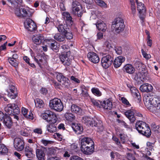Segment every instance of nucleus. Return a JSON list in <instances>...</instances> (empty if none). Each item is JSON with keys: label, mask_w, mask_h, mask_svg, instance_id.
<instances>
[{"label": "nucleus", "mask_w": 160, "mask_h": 160, "mask_svg": "<svg viewBox=\"0 0 160 160\" xmlns=\"http://www.w3.org/2000/svg\"><path fill=\"white\" fill-rule=\"evenodd\" d=\"M145 106L152 112L160 110V98L153 96H147L144 99Z\"/></svg>", "instance_id": "nucleus-1"}, {"label": "nucleus", "mask_w": 160, "mask_h": 160, "mask_svg": "<svg viewBox=\"0 0 160 160\" xmlns=\"http://www.w3.org/2000/svg\"><path fill=\"white\" fill-rule=\"evenodd\" d=\"M5 111L8 115L14 116L15 119L19 120L18 115L20 113V110L17 105L15 103H10L8 104L5 108Z\"/></svg>", "instance_id": "nucleus-2"}, {"label": "nucleus", "mask_w": 160, "mask_h": 160, "mask_svg": "<svg viewBox=\"0 0 160 160\" xmlns=\"http://www.w3.org/2000/svg\"><path fill=\"white\" fill-rule=\"evenodd\" d=\"M112 27L116 34H119L124 30L125 25L123 19L119 17L116 18L112 22Z\"/></svg>", "instance_id": "nucleus-3"}, {"label": "nucleus", "mask_w": 160, "mask_h": 160, "mask_svg": "<svg viewBox=\"0 0 160 160\" xmlns=\"http://www.w3.org/2000/svg\"><path fill=\"white\" fill-rule=\"evenodd\" d=\"M49 106L51 109L57 112L61 111L63 108V105L61 100L57 98L50 101Z\"/></svg>", "instance_id": "nucleus-4"}, {"label": "nucleus", "mask_w": 160, "mask_h": 160, "mask_svg": "<svg viewBox=\"0 0 160 160\" xmlns=\"http://www.w3.org/2000/svg\"><path fill=\"white\" fill-rule=\"evenodd\" d=\"M42 118L48 122L49 124H55L58 120L56 115L53 112L47 111L42 114Z\"/></svg>", "instance_id": "nucleus-5"}, {"label": "nucleus", "mask_w": 160, "mask_h": 160, "mask_svg": "<svg viewBox=\"0 0 160 160\" xmlns=\"http://www.w3.org/2000/svg\"><path fill=\"white\" fill-rule=\"evenodd\" d=\"M113 58L110 55H107L103 57L101 60L102 66L104 68H108L112 64Z\"/></svg>", "instance_id": "nucleus-6"}, {"label": "nucleus", "mask_w": 160, "mask_h": 160, "mask_svg": "<svg viewBox=\"0 0 160 160\" xmlns=\"http://www.w3.org/2000/svg\"><path fill=\"white\" fill-rule=\"evenodd\" d=\"M24 24L25 28L28 31L32 32L37 29L36 23L31 19H27L24 22Z\"/></svg>", "instance_id": "nucleus-7"}, {"label": "nucleus", "mask_w": 160, "mask_h": 160, "mask_svg": "<svg viewBox=\"0 0 160 160\" xmlns=\"http://www.w3.org/2000/svg\"><path fill=\"white\" fill-rule=\"evenodd\" d=\"M14 148L18 151H21L24 148V142L23 140L19 138H16L14 140Z\"/></svg>", "instance_id": "nucleus-8"}, {"label": "nucleus", "mask_w": 160, "mask_h": 160, "mask_svg": "<svg viewBox=\"0 0 160 160\" xmlns=\"http://www.w3.org/2000/svg\"><path fill=\"white\" fill-rule=\"evenodd\" d=\"M56 78L58 81L61 82L65 88H68L69 85V79L62 73H59L57 75Z\"/></svg>", "instance_id": "nucleus-9"}, {"label": "nucleus", "mask_w": 160, "mask_h": 160, "mask_svg": "<svg viewBox=\"0 0 160 160\" xmlns=\"http://www.w3.org/2000/svg\"><path fill=\"white\" fill-rule=\"evenodd\" d=\"M81 148L83 149V148L86 147V146H92L94 145V142L90 138L88 137H84L82 138H81Z\"/></svg>", "instance_id": "nucleus-10"}, {"label": "nucleus", "mask_w": 160, "mask_h": 160, "mask_svg": "<svg viewBox=\"0 0 160 160\" xmlns=\"http://www.w3.org/2000/svg\"><path fill=\"white\" fill-rule=\"evenodd\" d=\"M137 8L139 13V18L142 20H143L144 18L146 12L144 4L141 2L138 3Z\"/></svg>", "instance_id": "nucleus-11"}, {"label": "nucleus", "mask_w": 160, "mask_h": 160, "mask_svg": "<svg viewBox=\"0 0 160 160\" xmlns=\"http://www.w3.org/2000/svg\"><path fill=\"white\" fill-rule=\"evenodd\" d=\"M134 114V110L132 108L125 112V116L129 119L131 123H133L136 120Z\"/></svg>", "instance_id": "nucleus-12"}, {"label": "nucleus", "mask_w": 160, "mask_h": 160, "mask_svg": "<svg viewBox=\"0 0 160 160\" xmlns=\"http://www.w3.org/2000/svg\"><path fill=\"white\" fill-rule=\"evenodd\" d=\"M87 56L89 60L93 63H98L100 61L98 55L93 52H89Z\"/></svg>", "instance_id": "nucleus-13"}, {"label": "nucleus", "mask_w": 160, "mask_h": 160, "mask_svg": "<svg viewBox=\"0 0 160 160\" xmlns=\"http://www.w3.org/2000/svg\"><path fill=\"white\" fill-rule=\"evenodd\" d=\"M63 15L64 19L65 20L67 25L70 27L73 24V21L70 14L68 12H64L63 13Z\"/></svg>", "instance_id": "nucleus-14"}, {"label": "nucleus", "mask_w": 160, "mask_h": 160, "mask_svg": "<svg viewBox=\"0 0 160 160\" xmlns=\"http://www.w3.org/2000/svg\"><path fill=\"white\" fill-rule=\"evenodd\" d=\"M59 58L64 65L68 66L70 65L72 60L68 58L67 54H62L59 56Z\"/></svg>", "instance_id": "nucleus-15"}, {"label": "nucleus", "mask_w": 160, "mask_h": 160, "mask_svg": "<svg viewBox=\"0 0 160 160\" xmlns=\"http://www.w3.org/2000/svg\"><path fill=\"white\" fill-rule=\"evenodd\" d=\"M139 89L142 92H148L152 91L153 87L151 84L145 83L141 85Z\"/></svg>", "instance_id": "nucleus-16"}, {"label": "nucleus", "mask_w": 160, "mask_h": 160, "mask_svg": "<svg viewBox=\"0 0 160 160\" xmlns=\"http://www.w3.org/2000/svg\"><path fill=\"white\" fill-rule=\"evenodd\" d=\"M125 57L119 56L116 58L114 61L113 65L115 68H117L120 67L122 63L125 60Z\"/></svg>", "instance_id": "nucleus-17"}, {"label": "nucleus", "mask_w": 160, "mask_h": 160, "mask_svg": "<svg viewBox=\"0 0 160 160\" xmlns=\"http://www.w3.org/2000/svg\"><path fill=\"white\" fill-rule=\"evenodd\" d=\"M82 122L88 125L91 127H93V126L96 125L97 124L96 121L93 118H91L88 117H83L82 119Z\"/></svg>", "instance_id": "nucleus-18"}, {"label": "nucleus", "mask_w": 160, "mask_h": 160, "mask_svg": "<svg viewBox=\"0 0 160 160\" xmlns=\"http://www.w3.org/2000/svg\"><path fill=\"white\" fill-rule=\"evenodd\" d=\"M96 25L98 29L103 32H105L107 29L106 23L102 20H100L98 21Z\"/></svg>", "instance_id": "nucleus-19"}, {"label": "nucleus", "mask_w": 160, "mask_h": 160, "mask_svg": "<svg viewBox=\"0 0 160 160\" xmlns=\"http://www.w3.org/2000/svg\"><path fill=\"white\" fill-rule=\"evenodd\" d=\"M81 149L82 152L86 155H90L92 154L94 150V146L92 145V146H87L83 149L82 148H81Z\"/></svg>", "instance_id": "nucleus-20"}, {"label": "nucleus", "mask_w": 160, "mask_h": 160, "mask_svg": "<svg viewBox=\"0 0 160 160\" xmlns=\"http://www.w3.org/2000/svg\"><path fill=\"white\" fill-rule=\"evenodd\" d=\"M139 132V133L146 136L147 138H149L150 137L151 134V130L148 125L143 128L142 129L140 130Z\"/></svg>", "instance_id": "nucleus-21"}, {"label": "nucleus", "mask_w": 160, "mask_h": 160, "mask_svg": "<svg viewBox=\"0 0 160 160\" xmlns=\"http://www.w3.org/2000/svg\"><path fill=\"white\" fill-rule=\"evenodd\" d=\"M72 127L75 133L78 134H81L83 130V127L80 124L73 123Z\"/></svg>", "instance_id": "nucleus-22"}, {"label": "nucleus", "mask_w": 160, "mask_h": 160, "mask_svg": "<svg viewBox=\"0 0 160 160\" xmlns=\"http://www.w3.org/2000/svg\"><path fill=\"white\" fill-rule=\"evenodd\" d=\"M70 110L72 112L80 115L82 113V110L81 108L76 104H72L70 108Z\"/></svg>", "instance_id": "nucleus-23"}, {"label": "nucleus", "mask_w": 160, "mask_h": 160, "mask_svg": "<svg viewBox=\"0 0 160 160\" xmlns=\"http://www.w3.org/2000/svg\"><path fill=\"white\" fill-rule=\"evenodd\" d=\"M101 106L105 109L108 110H110L112 107V102L109 99L101 102Z\"/></svg>", "instance_id": "nucleus-24"}, {"label": "nucleus", "mask_w": 160, "mask_h": 160, "mask_svg": "<svg viewBox=\"0 0 160 160\" xmlns=\"http://www.w3.org/2000/svg\"><path fill=\"white\" fill-rule=\"evenodd\" d=\"M123 70L124 72L130 74H133L135 71L134 67L131 64H127L125 65Z\"/></svg>", "instance_id": "nucleus-25"}, {"label": "nucleus", "mask_w": 160, "mask_h": 160, "mask_svg": "<svg viewBox=\"0 0 160 160\" xmlns=\"http://www.w3.org/2000/svg\"><path fill=\"white\" fill-rule=\"evenodd\" d=\"M3 120V123L8 128H10L11 127L12 122L9 116L5 115Z\"/></svg>", "instance_id": "nucleus-26"}, {"label": "nucleus", "mask_w": 160, "mask_h": 160, "mask_svg": "<svg viewBox=\"0 0 160 160\" xmlns=\"http://www.w3.org/2000/svg\"><path fill=\"white\" fill-rule=\"evenodd\" d=\"M20 11L22 12V17L28 18L32 16V13L28 9L21 8Z\"/></svg>", "instance_id": "nucleus-27"}, {"label": "nucleus", "mask_w": 160, "mask_h": 160, "mask_svg": "<svg viewBox=\"0 0 160 160\" xmlns=\"http://www.w3.org/2000/svg\"><path fill=\"white\" fill-rule=\"evenodd\" d=\"M148 124L145 122L142 121H137L135 124V128L139 132L140 130L142 129L143 128L147 126Z\"/></svg>", "instance_id": "nucleus-28"}, {"label": "nucleus", "mask_w": 160, "mask_h": 160, "mask_svg": "<svg viewBox=\"0 0 160 160\" xmlns=\"http://www.w3.org/2000/svg\"><path fill=\"white\" fill-rule=\"evenodd\" d=\"M36 156L39 160H45V154L43 150L41 149H37L36 150Z\"/></svg>", "instance_id": "nucleus-29"}, {"label": "nucleus", "mask_w": 160, "mask_h": 160, "mask_svg": "<svg viewBox=\"0 0 160 160\" xmlns=\"http://www.w3.org/2000/svg\"><path fill=\"white\" fill-rule=\"evenodd\" d=\"M38 59L34 58L35 61L38 63L40 67H41V65L45 63L46 61V57L45 56H39Z\"/></svg>", "instance_id": "nucleus-30"}, {"label": "nucleus", "mask_w": 160, "mask_h": 160, "mask_svg": "<svg viewBox=\"0 0 160 160\" xmlns=\"http://www.w3.org/2000/svg\"><path fill=\"white\" fill-rule=\"evenodd\" d=\"M28 110L26 108L22 107V113L24 117L26 118L32 120L33 118V114L31 112H29V114H27Z\"/></svg>", "instance_id": "nucleus-31"}, {"label": "nucleus", "mask_w": 160, "mask_h": 160, "mask_svg": "<svg viewBox=\"0 0 160 160\" xmlns=\"http://www.w3.org/2000/svg\"><path fill=\"white\" fill-rule=\"evenodd\" d=\"M54 38L57 41L65 42H66L65 36L64 34L57 33L54 36Z\"/></svg>", "instance_id": "nucleus-32"}, {"label": "nucleus", "mask_w": 160, "mask_h": 160, "mask_svg": "<svg viewBox=\"0 0 160 160\" xmlns=\"http://www.w3.org/2000/svg\"><path fill=\"white\" fill-rule=\"evenodd\" d=\"M25 155L28 158H30L33 156V149L29 146H27L24 149Z\"/></svg>", "instance_id": "nucleus-33"}, {"label": "nucleus", "mask_w": 160, "mask_h": 160, "mask_svg": "<svg viewBox=\"0 0 160 160\" xmlns=\"http://www.w3.org/2000/svg\"><path fill=\"white\" fill-rule=\"evenodd\" d=\"M42 39L43 37L40 34L34 36L32 38L33 42L37 45H39L41 44Z\"/></svg>", "instance_id": "nucleus-34"}, {"label": "nucleus", "mask_w": 160, "mask_h": 160, "mask_svg": "<svg viewBox=\"0 0 160 160\" xmlns=\"http://www.w3.org/2000/svg\"><path fill=\"white\" fill-rule=\"evenodd\" d=\"M67 27V26L66 25L60 24L58 26L57 28L60 32L64 34L68 31V28Z\"/></svg>", "instance_id": "nucleus-35"}, {"label": "nucleus", "mask_w": 160, "mask_h": 160, "mask_svg": "<svg viewBox=\"0 0 160 160\" xmlns=\"http://www.w3.org/2000/svg\"><path fill=\"white\" fill-rule=\"evenodd\" d=\"M72 12L73 14L77 15L78 17H81L83 13L82 7L79 8H75L73 9Z\"/></svg>", "instance_id": "nucleus-36"}, {"label": "nucleus", "mask_w": 160, "mask_h": 160, "mask_svg": "<svg viewBox=\"0 0 160 160\" xmlns=\"http://www.w3.org/2000/svg\"><path fill=\"white\" fill-rule=\"evenodd\" d=\"M48 45L51 49L54 51L57 52L58 51L59 47L58 46V43L56 41L53 42L48 43Z\"/></svg>", "instance_id": "nucleus-37"}, {"label": "nucleus", "mask_w": 160, "mask_h": 160, "mask_svg": "<svg viewBox=\"0 0 160 160\" xmlns=\"http://www.w3.org/2000/svg\"><path fill=\"white\" fill-rule=\"evenodd\" d=\"M64 117L68 121L72 122L75 119L74 115L72 113H66L64 114Z\"/></svg>", "instance_id": "nucleus-38"}, {"label": "nucleus", "mask_w": 160, "mask_h": 160, "mask_svg": "<svg viewBox=\"0 0 160 160\" xmlns=\"http://www.w3.org/2000/svg\"><path fill=\"white\" fill-rule=\"evenodd\" d=\"M11 4L15 8L22 5V0H8Z\"/></svg>", "instance_id": "nucleus-39"}, {"label": "nucleus", "mask_w": 160, "mask_h": 160, "mask_svg": "<svg viewBox=\"0 0 160 160\" xmlns=\"http://www.w3.org/2000/svg\"><path fill=\"white\" fill-rule=\"evenodd\" d=\"M35 106L37 108H41L44 106V103L43 101L37 98L36 101H35Z\"/></svg>", "instance_id": "nucleus-40"}, {"label": "nucleus", "mask_w": 160, "mask_h": 160, "mask_svg": "<svg viewBox=\"0 0 160 160\" xmlns=\"http://www.w3.org/2000/svg\"><path fill=\"white\" fill-rule=\"evenodd\" d=\"M47 130L50 132H53L56 131L57 128L54 124H49L47 125Z\"/></svg>", "instance_id": "nucleus-41"}, {"label": "nucleus", "mask_w": 160, "mask_h": 160, "mask_svg": "<svg viewBox=\"0 0 160 160\" xmlns=\"http://www.w3.org/2000/svg\"><path fill=\"white\" fill-rule=\"evenodd\" d=\"M8 152V149L3 144L0 143V154L6 153Z\"/></svg>", "instance_id": "nucleus-42"}, {"label": "nucleus", "mask_w": 160, "mask_h": 160, "mask_svg": "<svg viewBox=\"0 0 160 160\" xmlns=\"http://www.w3.org/2000/svg\"><path fill=\"white\" fill-rule=\"evenodd\" d=\"M72 9L75 8H80L82 7L80 3L77 0H72Z\"/></svg>", "instance_id": "nucleus-43"}, {"label": "nucleus", "mask_w": 160, "mask_h": 160, "mask_svg": "<svg viewBox=\"0 0 160 160\" xmlns=\"http://www.w3.org/2000/svg\"><path fill=\"white\" fill-rule=\"evenodd\" d=\"M9 63L13 66L16 67L18 66V63L16 59H13L11 58H8V59Z\"/></svg>", "instance_id": "nucleus-44"}, {"label": "nucleus", "mask_w": 160, "mask_h": 160, "mask_svg": "<svg viewBox=\"0 0 160 160\" xmlns=\"http://www.w3.org/2000/svg\"><path fill=\"white\" fill-rule=\"evenodd\" d=\"M96 123H97L96 125L93 126L97 127V131L98 132H102L104 129V128L102 124L100 122H97V121H96Z\"/></svg>", "instance_id": "nucleus-45"}, {"label": "nucleus", "mask_w": 160, "mask_h": 160, "mask_svg": "<svg viewBox=\"0 0 160 160\" xmlns=\"http://www.w3.org/2000/svg\"><path fill=\"white\" fill-rule=\"evenodd\" d=\"M91 91L92 93L96 96H99L101 95V93L97 88H93L92 89Z\"/></svg>", "instance_id": "nucleus-46"}, {"label": "nucleus", "mask_w": 160, "mask_h": 160, "mask_svg": "<svg viewBox=\"0 0 160 160\" xmlns=\"http://www.w3.org/2000/svg\"><path fill=\"white\" fill-rule=\"evenodd\" d=\"M134 65L136 68L140 70L142 67H145L144 64L138 61L134 63Z\"/></svg>", "instance_id": "nucleus-47"}, {"label": "nucleus", "mask_w": 160, "mask_h": 160, "mask_svg": "<svg viewBox=\"0 0 160 160\" xmlns=\"http://www.w3.org/2000/svg\"><path fill=\"white\" fill-rule=\"evenodd\" d=\"M95 2L98 5L104 8L107 7L106 4L103 1L101 0H96Z\"/></svg>", "instance_id": "nucleus-48"}, {"label": "nucleus", "mask_w": 160, "mask_h": 160, "mask_svg": "<svg viewBox=\"0 0 160 160\" xmlns=\"http://www.w3.org/2000/svg\"><path fill=\"white\" fill-rule=\"evenodd\" d=\"M141 76H143L141 73L139 72L136 73L134 75V79L136 81H139L140 80H142Z\"/></svg>", "instance_id": "nucleus-49"}, {"label": "nucleus", "mask_w": 160, "mask_h": 160, "mask_svg": "<svg viewBox=\"0 0 160 160\" xmlns=\"http://www.w3.org/2000/svg\"><path fill=\"white\" fill-rule=\"evenodd\" d=\"M130 2L131 3V9L132 11V12L133 14H135L136 12V6L135 3L133 2L132 0H130Z\"/></svg>", "instance_id": "nucleus-50"}, {"label": "nucleus", "mask_w": 160, "mask_h": 160, "mask_svg": "<svg viewBox=\"0 0 160 160\" xmlns=\"http://www.w3.org/2000/svg\"><path fill=\"white\" fill-rule=\"evenodd\" d=\"M66 37L68 39H71L73 38V35L72 32H69L68 31L64 34Z\"/></svg>", "instance_id": "nucleus-51"}, {"label": "nucleus", "mask_w": 160, "mask_h": 160, "mask_svg": "<svg viewBox=\"0 0 160 160\" xmlns=\"http://www.w3.org/2000/svg\"><path fill=\"white\" fill-rule=\"evenodd\" d=\"M122 102L124 104L126 105L127 107H130L131 106L128 101L125 98L122 97L121 98Z\"/></svg>", "instance_id": "nucleus-52"}, {"label": "nucleus", "mask_w": 160, "mask_h": 160, "mask_svg": "<svg viewBox=\"0 0 160 160\" xmlns=\"http://www.w3.org/2000/svg\"><path fill=\"white\" fill-rule=\"evenodd\" d=\"M141 71H140V73L141 74L144 76H146L148 73V71L147 69L145 68V67H142L141 69Z\"/></svg>", "instance_id": "nucleus-53"}, {"label": "nucleus", "mask_w": 160, "mask_h": 160, "mask_svg": "<svg viewBox=\"0 0 160 160\" xmlns=\"http://www.w3.org/2000/svg\"><path fill=\"white\" fill-rule=\"evenodd\" d=\"M127 158L129 160H135V158L132 153L128 152L127 154Z\"/></svg>", "instance_id": "nucleus-54"}, {"label": "nucleus", "mask_w": 160, "mask_h": 160, "mask_svg": "<svg viewBox=\"0 0 160 160\" xmlns=\"http://www.w3.org/2000/svg\"><path fill=\"white\" fill-rule=\"evenodd\" d=\"M8 97L11 99H13L15 98L17 96V92H9L8 95Z\"/></svg>", "instance_id": "nucleus-55"}, {"label": "nucleus", "mask_w": 160, "mask_h": 160, "mask_svg": "<svg viewBox=\"0 0 160 160\" xmlns=\"http://www.w3.org/2000/svg\"><path fill=\"white\" fill-rule=\"evenodd\" d=\"M141 52L143 57L146 59H148L151 58V55L146 53L143 49H142Z\"/></svg>", "instance_id": "nucleus-56"}, {"label": "nucleus", "mask_w": 160, "mask_h": 160, "mask_svg": "<svg viewBox=\"0 0 160 160\" xmlns=\"http://www.w3.org/2000/svg\"><path fill=\"white\" fill-rule=\"evenodd\" d=\"M9 90L10 91L9 92H17L16 88L14 86L12 85H10L9 86Z\"/></svg>", "instance_id": "nucleus-57"}, {"label": "nucleus", "mask_w": 160, "mask_h": 160, "mask_svg": "<svg viewBox=\"0 0 160 160\" xmlns=\"http://www.w3.org/2000/svg\"><path fill=\"white\" fill-rule=\"evenodd\" d=\"M92 102L94 105L100 108L101 106H102L101 103L100 104L96 100L92 99ZM100 102L101 103V102Z\"/></svg>", "instance_id": "nucleus-58"}, {"label": "nucleus", "mask_w": 160, "mask_h": 160, "mask_svg": "<svg viewBox=\"0 0 160 160\" xmlns=\"http://www.w3.org/2000/svg\"><path fill=\"white\" fill-rule=\"evenodd\" d=\"M115 50L117 53L118 55H120L122 53V51L121 47H119L116 48Z\"/></svg>", "instance_id": "nucleus-59"}, {"label": "nucleus", "mask_w": 160, "mask_h": 160, "mask_svg": "<svg viewBox=\"0 0 160 160\" xmlns=\"http://www.w3.org/2000/svg\"><path fill=\"white\" fill-rule=\"evenodd\" d=\"M65 3L64 2H59V7L61 10L64 11L66 10L65 7Z\"/></svg>", "instance_id": "nucleus-60"}, {"label": "nucleus", "mask_w": 160, "mask_h": 160, "mask_svg": "<svg viewBox=\"0 0 160 160\" xmlns=\"http://www.w3.org/2000/svg\"><path fill=\"white\" fill-rule=\"evenodd\" d=\"M48 153L50 155H54L56 153V151L53 148H50L49 149Z\"/></svg>", "instance_id": "nucleus-61"}, {"label": "nucleus", "mask_w": 160, "mask_h": 160, "mask_svg": "<svg viewBox=\"0 0 160 160\" xmlns=\"http://www.w3.org/2000/svg\"><path fill=\"white\" fill-rule=\"evenodd\" d=\"M70 160H83V159L78 156H74L70 158Z\"/></svg>", "instance_id": "nucleus-62"}, {"label": "nucleus", "mask_w": 160, "mask_h": 160, "mask_svg": "<svg viewBox=\"0 0 160 160\" xmlns=\"http://www.w3.org/2000/svg\"><path fill=\"white\" fill-rule=\"evenodd\" d=\"M52 141H48L44 139H42L41 140V142L45 146L47 145L48 144H50Z\"/></svg>", "instance_id": "nucleus-63"}, {"label": "nucleus", "mask_w": 160, "mask_h": 160, "mask_svg": "<svg viewBox=\"0 0 160 160\" xmlns=\"http://www.w3.org/2000/svg\"><path fill=\"white\" fill-rule=\"evenodd\" d=\"M154 131L155 132L158 133L160 132V125L157 126H155V127H153Z\"/></svg>", "instance_id": "nucleus-64"}]
</instances>
